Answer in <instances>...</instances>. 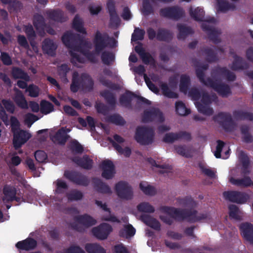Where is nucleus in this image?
<instances>
[{
  "mask_svg": "<svg viewBox=\"0 0 253 253\" xmlns=\"http://www.w3.org/2000/svg\"><path fill=\"white\" fill-rule=\"evenodd\" d=\"M160 211L167 215L160 216V219L164 223L171 225L173 222V219L178 221L184 220L190 223H195L206 219L208 217L207 213H198L194 209H181L169 206H161Z\"/></svg>",
  "mask_w": 253,
  "mask_h": 253,
  "instance_id": "nucleus-1",
  "label": "nucleus"
},
{
  "mask_svg": "<svg viewBox=\"0 0 253 253\" xmlns=\"http://www.w3.org/2000/svg\"><path fill=\"white\" fill-rule=\"evenodd\" d=\"M64 44L70 49L71 62L73 64L79 62L84 63L85 58L74 51H78L83 54L84 56L90 52L88 48H90L88 41L84 40L83 37L78 34H74L71 31L65 33L61 38Z\"/></svg>",
  "mask_w": 253,
  "mask_h": 253,
  "instance_id": "nucleus-2",
  "label": "nucleus"
},
{
  "mask_svg": "<svg viewBox=\"0 0 253 253\" xmlns=\"http://www.w3.org/2000/svg\"><path fill=\"white\" fill-rule=\"evenodd\" d=\"M189 14L191 17L196 21L205 22L202 23L201 28L208 34L209 38L211 41L216 44L221 42L219 38L221 32L207 23H215L216 19L214 17H210L205 19V11L203 8L200 7H197L195 9L191 7L189 9Z\"/></svg>",
  "mask_w": 253,
  "mask_h": 253,
  "instance_id": "nucleus-3",
  "label": "nucleus"
},
{
  "mask_svg": "<svg viewBox=\"0 0 253 253\" xmlns=\"http://www.w3.org/2000/svg\"><path fill=\"white\" fill-rule=\"evenodd\" d=\"M94 86V81L90 76L86 73H82L79 76L77 72H74L72 76L71 91L77 92L80 88L86 91H91Z\"/></svg>",
  "mask_w": 253,
  "mask_h": 253,
  "instance_id": "nucleus-4",
  "label": "nucleus"
},
{
  "mask_svg": "<svg viewBox=\"0 0 253 253\" xmlns=\"http://www.w3.org/2000/svg\"><path fill=\"white\" fill-rule=\"evenodd\" d=\"M93 43L95 53L99 55L106 47H115L117 41L113 37H110L107 33H102L97 31L94 36Z\"/></svg>",
  "mask_w": 253,
  "mask_h": 253,
  "instance_id": "nucleus-5",
  "label": "nucleus"
},
{
  "mask_svg": "<svg viewBox=\"0 0 253 253\" xmlns=\"http://www.w3.org/2000/svg\"><path fill=\"white\" fill-rule=\"evenodd\" d=\"M155 132L151 127L138 126L135 134V140L142 145L151 144L154 139Z\"/></svg>",
  "mask_w": 253,
  "mask_h": 253,
  "instance_id": "nucleus-6",
  "label": "nucleus"
},
{
  "mask_svg": "<svg viewBox=\"0 0 253 253\" xmlns=\"http://www.w3.org/2000/svg\"><path fill=\"white\" fill-rule=\"evenodd\" d=\"M74 219L75 221L70 223V226L73 230L80 232L84 230V227L88 228L96 223V219L86 213L75 216Z\"/></svg>",
  "mask_w": 253,
  "mask_h": 253,
  "instance_id": "nucleus-7",
  "label": "nucleus"
},
{
  "mask_svg": "<svg viewBox=\"0 0 253 253\" xmlns=\"http://www.w3.org/2000/svg\"><path fill=\"white\" fill-rule=\"evenodd\" d=\"M64 175L70 181L77 185L86 187L90 182L87 176L76 170H66L64 172Z\"/></svg>",
  "mask_w": 253,
  "mask_h": 253,
  "instance_id": "nucleus-8",
  "label": "nucleus"
},
{
  "mask_svg": "<svg viewBox=\"0 0 253 253\" xmlns=\"http://www.w3.org/2000/svg\"><path fill=\"white\" fill-rule=\"evenodd\" d=\"M213 120L226 132L232 131L235 127V124L229 113L220 112L213 117Z\"/></svg>",
  "mask_w": 253,
  "mask_h": 253,
  "instance_id": "nucleus-9",
  "label": "nucleus"
},
{
  "mask_svg": "<svg viewBox=\"0 0 253 253\" xmlns=\"http://www.w3.org/2000/svg\"><path fill=\"white\" fill-rule=\"evenodd\" d=\"M159 13L161 17L174 20H178L184 15L183 9L178 6L162 8Z\"/></svg>",
  "mask_w": 253,
  "mask_h": 253,
  "instance_id": "nucleus-10",
  "label": "nucleus"
},
{
  "mask_svg": "<svg viewBox=\"0 0 253 253\" xmlns=\"http://www.w3.org/2000/svg\"><path fill=\"white\" fill-rule=\"evenodd\" d=\"M115 191L118 196L124 200H129L133 198V191L132 187L124 181H120L115 185Z\"/></svg>",
  "mask_w": 253,
  "mask_h": 253,
  "instance_id": "nucleus-11",
  "label": "nucleus"
},
{
  "mask_svg": "<svg viewBox=\"0 0 253 253\" xmlns=\"http://www.w3.org/2000/svg\"><path fill=\"white\" fill-rule=\"evenodd\" d=\"M208 81V87L212 88L221 96L226 97L231 94V88L229 85L221 83L216 78L209 79Z\"/></svg>",
  "mask_w": 253,
  "mask_h": 253,
  "instance_id": "nucleus-12",
  "label": "nucleus"
},
{
  "mask_svg": "<svg viewBox=\"0 0 253 253\" xmlns=\"http://www.w3.org/2000/svg\"><path fill=\"white\" fill-rule=\"evenodd\" d=\"M13 133V145L15 149L21 148L31 137V135L26 130L19 129Z\"/></svg>",
  "mask_w": 253,
  "mask_h": 253,
  "instance_id": "nucleus-13",
  "label": "nucleus"
},
{
  "mask_svg": "<svg viewBox=\"0 0 253 253\" xmlns=\"http://www.w3.org/2000/svg\"><path fill=\"white\" fill-rule=\"evenodd\" d=\"M165 120L163 114L159 109L152 108L149 111H145L142 117L143 123H149L153 121L163 122Z\"/></svg>",
  "mask_w": 253,
  "mask_h": 253,
  "instance_id": "nucleus-14",
  "label": "nucleus"
},
{
  "mask_svg": "<svg viewBox=\"0 0 253 253\" xmlns=\"http://www.w3.org/2000/svg\"><path fill=\"white\" fill-rule=\"evenodd\" d=\"M223 195L226 200L238 204L245 203L248 198L246 194L237 191H225Z\"/></svg>",
  "mask_w": 253,
  "mask_h": 253,
  "instance_id": "nucleus-15",
  "label": "nucleus"
},
{
  "mask_svg": "<svg viewBox=\"0 0 253 253\" xmlns=\"http://www.w3.org/2000/svg\"><path fill=\"white\" fill-rule=\"evenodd\" d=\"M112 231V227L110 224L102 223L98 226L93 228L91 231L96 238L103 240L107 238Z\"/></svg>",
  "mask_w": 253,
  "mask_h": 253,
  "instance_id": "nucleus-16",
  "label": "nucleus"
},
{
  "mask_svg": "<svg viewBox=\"0 0 253 253\" xmlns=\"http://www.w3.org/2000/svg\"><path fill=\"white\" fill-rule=\"evenodd\" d=\"M180 139L190 141L191 139L190 133L185 131H180L176 133L169 132L165 135L163 140L166 143H172Z\"/></svg>",
  "mask_w": 253,
  "mask_h": 253,
  "instance_id": "nucleus-17",
  "label": "nucleus"
},
{
  "mask_svg": "<svg viewBox=\"0 0 253 253\" xmlns=\"http://www.w3.org/2000/svg\"><path fill=\"white\" fill-rule=\"evenodd\" d=\"M102 170L101 176L106 179H111L116 173L115 166L113 162L109 160H104L100 165Z\"/></svg>",
  "mask_w": 253,
  "mask_h": 253,
  "instance_id": "nucleus-18",
  "label": "nucleus"
},
{
  "mask_svg": "<svg viewBox=\"0 0 253 253\" xmlns=\"http://www.w3.org/2000/svg\"><path fill=\"white\" fill-rule=\"evenodd\" d=\"M219 75L226 77V80L230 82H233L236 79V75L226 67H217L211 70V76L213 79L216 78Z\"/></svg>",
  "mask_w": 253,
  "mask_h": 253,
  "instance_id": "nucleus-19",
  "label": "nucleus"
},
{
  "mask_svg": "<svg viewBox=\"0 0 253 253\" xmlns=\"http://www.w3.org/2000/svg\"><path fill=\"white\" fill-rule=\"evenodd\" d=\"M71 160L84 169L89 170L93 167V161L87 155H84L82 157H74L71 158Z\"/></svg>",
  "mask_w": 253,
  "mask_h": 253,
  "instance_id": "nucleus-20",
  "label": "nucleus"
},
{
  "mask_svg": "<svg viewBox=\"0 0 253 253\" xmlns=\"http://www.w3.org/2000/svg\"><path fill=\"white\" fill-rule=\"evenodd\" d=\"M69 137L64 128L59 129L55 134L50 135V138L54 143L61 145H64Z\"/></svg>",
  "mask_w": 253,
  "mask_h": 253,
  "instance_id": "nucleus-21",
  "label": "nucleus"
},
{
  "mask_svg": "<svg viewBox=\"0 0 253 253\" xmlns=\"http://www.w3.org/2000/svg\"><path fill=\"white\" fill-rule=\"evenodd\" d=\"M240 229L244 238L253 245V225L248 222L243 223L240 225Z\"/></svg>",
  "mask_w": 253,
  "mask_h": 253,
  "instance_id": "nucleus-22",
  "label": "nucleus"
},
{
  "mask_svg": "<svg viewBox=\"0 0 253 253\" xmlns=\"http://www.w3.org/2000/svg\"><path fill=\"white\" fill-rule=\"evenodd\" d=\"M135 51L138 54L142 62L145 64H153L155 63L154 58L150 53L145 51L141 44L139 45L135 46Z\"/></svg>",
  "mask_w": 253,
  "mask_h": 253,
  "instance_id": "nucleus-23",
  "label": "nucleus"
},
{
  "mask_svg": "<svg viewBox=\"0 0 253 253\" xmlns=\"http://www.w3.org/2000/svg\"><path fill=\"white\" fill-rule=\"evenodd\" d=\"M37 245V242L32 238L18 242L16 244L17 249L23 251H30L34 249Z\"/></svg>",
  "mask_w": 253,
  "mask_h": 253,
  "instance_id": "nucleus-24",
  "label": "nucleus"
},
{
  "mask_svg": "<svg viewBox=\"0 0 253 253\" xmlns=\"http://www.w3.org/2000/svg\"><path fill=\"white\" fill-rule=\"evenodd\" d=\"M47 18L51 20L63 23L67 20V17L64 16L63 11L60 9H50L46 11Z\"/></svg>",
  "mask_w": 253,
  "mask_h": 253,
  "instance_id": "nucleus-25",
  "label": "nucleus"
},
{
  "mask_svg": "<svg viewBox=\"0 0 253 253\" xmlns=\"http://www.w3.org/2000/svg\"><path fill=\"white\" fill-rule=\"evenodd\" d=\"M57 47V45L50 39H45L42 42V49L43 52L51 56L55 55Z\"/></svg>",
  "mask_w": 253,
  "mask_h": 253,
  "instance_id": "nucleus-26",
  "label": "nucleus"
},
{
  "mask_svg": "<svg viewBox=\"0 0 253 253\" xmlns=\"http://www.w3.org/2000/svg\"><path fill=\"white\" fill-rule=\"evenodd\" d=\"M92 182L94 188L99 193L103 194L111 193L110 187L100 179L96 177L92 178Z\"/></svg>",
  "mask_w": 253,
  "mask_h": 253,
  "instance_id": "nucleus-27",
  "label": "nucleus"
},
{
  "mask_svg": "<svg viewBox=\"0 0 253 253\" xmlns=\"http://www.w3.org/2000/svg\"><path fill=\"white\" fill-rule=\"evenodd\" d=\"M172 38L173 34L170 30L164 28H160L158 29L156 36L158 41L169 42Z\"/></svg>",
  "mask_w": 253,
  "mask_h": 253,
  "instance_id": "nucleus-28",
  "label": "nucleus"
},
{
  "mask_svg": "<svg viewBox=\"0 0 253 253\" xmlns=\"http://www.w3.org/2000/svg\"><path fill=\"white\" fill-rule=\"evenodd\" d=\"M141 220L147 225L157 231L161 230V224L158 220L147 214L140 216Z\"/></svg>",
  "mask_w": 253,
  "mask_h": 253,
  "instance_id": "nucleus-29",
  "label": "nucleus"
},
{
  "mask_svg": "<svg viewBox=\"0 0 253 253\" xmlns=\"http://www.w3.org/2000/svg\"><path fill=\"white\" fill-rule=\"evenodd\" d=\"M136 94L130 91H126L125 93L122 94L119 98L120 104L126 108H131V102Z\"/></svg>",
  "mask_w": 253,
  "mask_h": 253,
  "instance_id": "nucleus-30",
  "label": "nucleus"
},
{
  "mask_svg": "<svg viewBox=\"0 0 253 253\" xmlns=\"http://www.w3.org/2000/svg\"><path fill=\"white\" fill-rule=\"evenodd\" d=\"M234 60L230 68L233 71H238L247 69L249 68L248 64L240 56L235 55Z\"/></svg>",
  "mask_w": 253,
  "mask_h": 253,
  "instance_id": "nucleus-31",
  "label": "nucleus"
},
{
  "mask_svg": "<svg viewBox=\"0 0 253 253\" xmlns=\"http://www.w3.org/2000/svg\"><path fill=\"white\" fill-rule=\"evenodd\" d=\"M33 25L36 30L39 31L42 35V33L44 34V28L46 27V24L43 16L40 14L36 13L33 17Z\"/></svg>",
  "mask_w": 253,
  "mask_h": 253,
  "instance_id": "nucleus-32",
  "label": "nucleus"
},
{
  "mask_svg": "<svg viewBox=\"0 0 253 253\" xmlns=\"http://www.w3.org/2000/svg\"><path fill=\"white\" fill-rule=\"evenodd\" d=\"M229 181L236 186L241 188H247L252 185L253 181L249 176H245L242 178L231 177Z\"/></svg>",
  "mask_w": 253,
  "mask_h": 253,
  "instance_id": "nucleus-33",
  "label": "nucleus"
},
{
  "mask_svg": "<svg viewBox=\"0 0 253 253\" xmlns=\"http://www.w3.org/2000/svg\"><path fill=\"white\" fill-rule=\"evenodd\" d=\"M15 93L13 100L16 105L22 109L28 108V103L22 91L18 89H15Z\"/></svg>",
  "mask_w": 253,
  "mask_h": 253,
  "instance_id": "nucleus-34",
  "label": "nucleus"
},
{
  "mask_svg": "<svg viewBox=\"0 0 253 253\" xmlns=\"http://www.w3.org/2000/svg\"><path fill=\"white\" fill-rule=\"evenodd\" d=\"M3 193L4 197L2 200L4 202L9 203L12 202V199L17 194L16 188L10 185H5L3 187Z\"/></svg>",
  "mask_w": 253,
  "mask_h": 253,
  "instance_id": "nucleus-35",
  "label": "nucleus"
},
{
  "mask_svg": "<svg viewBox=\"0 0 253 253\" xmlns=\"http://www.w3.org/2000/svg\"><path fill=\"white\" fill-rule=\"evenodd\" d=\"M234 118L237 120L253 121V114L242 110H235L233 112Z\"/></svg>",
  "mask_w": 253,
  "mask_h": 253,
  "instance_id": "nucleus-36",
  "label": "nucleus"
},
{
  "mask_svg": "<svg viewBox=\"0 0 253 253\" xmlns=\"http://www.w3.org/2000/svg\"><path fill=\"white\" fill-rule=\"evenodd\" d=\"M177 27L179 31L177 36L178 40H184L188 35L194 33L191 27L184 24H178Z\"/></svg>",
  "mask_w": 253,
  "mask_h": 253,
  "instance_id": "nucleus-37",
  "label": "nucleus"
},
{
  "mask_svg": "<svg viewBox=\"0 0 253 253\" xmlns=\"http://www.w3.org/2000/svg\"><path fill=\"white\" fill-rule=\"evenodd\" d=\"M11 74L13 78L15 79H20L26 82H28L30 80L28 74L19 67H13L12 70Z\"/></svg>",
  "mask_w": 253,
  "mask_h": 253,
  "instance_id": "nucleus-38",
  "label": "nucleus"
},
{
  "mask_svg": "<svg viewBox=\"0 0 253 253\" xmlns=\"http://www.w3.org/2000/svg\"><path fill=\"white\" fill-rule=\"evenodd\" d=\"M203 52L206 56V60L209 63L215 62L218 60L217 53L214 50L211 48L206 47L203 48Z\"/></svg>",
  "mask_w": 253,
  "mask_h": 253,
  "instance_id": "nucleus-39",
  "label": "nucleus"
},
{
  "mask_svg": "<svg viewBox=\"0 0 253 253\" xmlns=\"http://www.w3.org/2000/svg\"><path fill=\"white\" fill-rule=\"evenodd\" d=\"M68 147L73 154H81L84 150V147L76 139L71 140Z\"/></svg>",
  "mask_w": 253,
  "mask_h": 253,
  "instance_id": "nucleus-40",
  "label": "nucleus"
},
{
  "mask_svg": "<svg viewBox=\"0 0 253 253\" xmlns=\"http://www.w3.org/2000/svg\"><path fill=\"white\" fill-rule=\"evenodd\" d=\"M190 78L189 76L183 74L180 76L179 90L180 92L186 94L190 84Z\"/></svg>",
  "mask_w": 253,
  "mask_h": 253,
  "instance_id": "nucleus-41",
  "label": "nucleus"
},
{
  "mask_svg": "<svg viewBox=\"0 0 253 253\" xmlns=\"http://www.w3.org/2000/svg\"><path fill=\"white\" fill-rule=\"evenodd\" d=\"M101 95L104 97L107 103L114 108L116 104V98L114 93L108 90H105L101 92Z\"/></svg>",
  "mask_w": 253,
  "mask_h": 253,
  "instance_id": "nucleus-42",
  "label": "nucleus"
},
{
  "mask_svg": "<svg viewBox=\"0 0 253 253\" xmlns=\"http://www.w3.org/2000/svg\"><path fill=\"white\" fill-rule=\"evenodd\" d=\"M115 59V54L110 51H104L101 53V59L102 63L109 66L113 64Z\"/></svg>",
  "mask_w": 253,
  "mask_h": 253,
  "instance_id": "nucleus-43",
  "label": "nucleus"
},
{
  "mask_svg": "<svg viewBox=\"0 0 253 253\" xmlns=\"http://www.w3.org/2000/svg\"><path fill=\"white\" fill-rule=\"evenodd\" d=\"M72 27L80 33L86 34V30L84 27L83 22L78 15H76L73 19Z\"/></svg>",
  "mask_w": 253,
  "mask_h": 253,
  "instance_id": "nucleus-44",
  "label": "nucleus"
},
{
  "mask_svg": "<svg viewBox=\"0 0 253 253\" xmlns=\"http://www.w3.org/2000/svg\"><path fill=\"white\" fill-rule=\"evenodd\" d=\"M85 250L88 253H106L105 250L97 244H86Z\"/></svg>",
  "mask_w": 253,
  "mask_h": 253,
  "instance_id": "nucleus-45",
  "label": "nucleus"
},
{
  "mask_svg": "<svg viewBox=\"0 0 253 253\" xmlns=\"http://www.w3.org/2000/svg\"><path fill=\"white\" fill-rule=\"evenodd\" d=\"M175 111L179 116H186L190 113V110L186 108L185 104L181 101L175 102Z\"/></svg>",
  "mask_w": 253,
  "mask_h": 253,
  "instance_id": "nucleus-46",
  "label": "nucleus"
},
{
  "mask_svg": "<svg viewBox=\"0 0 253 253\" xmlns=\"http://www.w3.org/2000/svg\"><path fill=\"white\" fill-rule=\"evenodd\" d=\"M163 94L169 98H177L178 95L177 93L171 91L169 87L166 83H163L160 85Z\"/></svg>",
  "mask_w": 253,
  "mask_h": 253,
  "instance_id": "nucleus-47",
  "label": "nucleus"
},
{
  "mask_svg": "<svg viewBox=\"0 0 253 253\" xmlns=\"http://www.w3.org/2000/svg\"><path fill=\"white\" fill-rule=\"evenodd\" d=\"M218 10L225 12L229 10H234L235 9V6L230 3L226 0H217Z\"/></svg>",
  "mask_w": 253,
  "mask_h": 253,
  "instance_id": "nucleus-48",
  "label": "nucleus"
},
{
  "mask_svg": "<svg viewBox=\"0 0 253 253\" xmlns=\"http://www.w3.org/2000/svg\"><path fill=\"white\" fill-rule=\"evenodd\" d=\"M41 112L44 115H47L54 110V106L50 102L42 100L41 101Z\"/></svg>",
  "mask_w": 253,
  "mask_h": 253,
  "instance_id": "nucleus-49",
  "label": "nucleus"
},
{
  "mask_svg": "<svg viewBox=\"0 0 253 253\" xmlns=\"http://www.w3.org/2000/svg\"><path fill=\"white\" fill-rule=\"evenodd\" d=\"M137 209L141 212L151 213L155 211L154 207L148 202H142L137 206Z\"/></svg>",
  "mask_w": 253,
  "mask_h": 253,
  "instance_id": "nucleus-50",
  "label": "nucleus"
},
{
  "mask_svg": "<svg viewBox=\"0 0 253 253\" xmlns=\"http://www.w3.org/2000/svg\"><path fill=\"white\" fill-rule=\"evenodd\" d=\"M147 162L153 167L163 169V170L160 171V172L162 174L168 173L172 169L171 166L169 165L157 164L156 161L152 158H148L147 159Z\"/></svg>",
  "mask_w": 253,
  "mask_h": 253,
  "instance_id": "nucleus-51",
  "label": "nucleus"
},
{
  "mask_svg": "<svg viewBox=\"0 0 253 253\" xmlns=\"http://www.w3.org/2000/svg\"><path fill=\"white\" fill-rule=\"evenodd\" d=\"M209 105H205L200 102H197L196 104L198 111L200 113L207 116H211L213 113L212 108H211Z\"/></svg>",
  "mask_w": 253,
  "mask_h": 253,
  "instance_id": "nucleus-52",
  "label": "nucleus"
},
{
  "mask_svg": "<svg viewBox=\"0 0 253 253\" xmlns=\"http://www.w3.org/2000/svg\"><path fill=\"white\" fill-rule=\"evenodd\" d=\"M107 121L116 125L123 126L126 123L124 118L120 115L117 114L108 116L107 118Z\"/></svg>",
  "mask_w": 253,
  "mask_h": 253,
  "instance_id": "nucleus-53",
  "label": "nucleus"
},
{
  "mask_svg": "<svg viewBox=\"0 0 253 253\" xmlns=\"http://www.w3.org/2000/svg\"><path fill=\"white\" fill-rule=\"evenodd\" d=\"M24 31L26 34L28 39L30 41L32 45V41H34L36 37V34L31 24L24 26Z\"/></svg>",
  "mask_w": 253,
  "mask_h": 253,
  "instance_id": "nucleus-54",
  "label": "nucleus"
},
{
  "mask_svg": "<svg viewBox=\"0 0 253 253\" xmlns=\"http://www.w3.org/2000/svg\"><path fill=\"white\" fill-rule=\"evenodd\" d=\"M70 69L66 64H63L58 68V74L60 77L64 82L68 81L67 78V73L70 71Z\"/></svg>",
  "mask_w": 253,
  "mask_h": 253,
  "instance_id": "nucleus-55",
  "label": "nucleus"
},
{
  "mask_svg": "<svg viewBox=\"0 0 253 253\" xmlns=\"http://www.w3.org/2000/svg\"><path fill=\"white\" fill-rule=\"evenodd\" d=\"M99 82L105 86L114 90H117L120 89L119 86L113 82H112L111 81L106 79L104 77H101L99 79Z\"/></svg>",
  "mask_w": 253,
  "mask_h": 253,
  "instance_id": "nucleus-56",
  "label": "nucleus"
},
{
  "mask_svg": "<svg viewBox=\"0 0 253 253\" xmlns=\"http://www.w3.org/2000/svg\"><path fill=\"white\" fill-rule=\"evenodd\" d=\"M83 194L80 191L74 190L68 193L67 195V198L69 201H78L82 199Z\"/></svg>",
  "mask_w": 253,
  "mask_h": 253,
  "instance_id": "nucleus-57",
  "label": "nucleus"
},
{
  "mask_svg": "<svg viewBox=\"0 0 253 253\" xmlns=\"http://www.w3.org/2000/svg\"><path fill=\"white\" fill-rule=\"evenodd\" d=\"M139 187L141 190L146 195H154L155 194V190L154 187L151 185H146L143 182L139 184Z\"/></svg>",
  "mask_w": 253,
  "mask_h": 253,
  "instance_id": "nucleus-58",
  "label": "nucleus"
},
{
  "mask_svg": "<svg viewBox=\"0 0 253 253\" xmlns=\"http://www.w3.org/2000/svg\"><path fill=\"white\" fill-rule=\"evenodd\" d=\"M26 91L29 93V95L32 97H37L40 94L39 87L34 84H30L26 88Z\"/></svg>",
  "mask_w": 253,
  "mask_h": 253,
  "instance_id": "nucleus-59",
  "label": "nucleus"
},
{
  "mask_svg": "<svg viewBox=\"0 0 253 253\" xmlns=\"http://www.w3.org/2000/svg\"><path fill=\"white\" fill-rule=\"evenodd\" d=\"M196 74L200 82L204 84L205 86L208 87V80L209 79H211L210 77L207 78L206 79H205V73L204 71L202 70L201 68H196Z\"/></svg>",
  "mask_w": 253,
  "mask_h": 253,
  "instance_id": "nucleus-60",
  "label": "nucleus"
},
{
  "mask_svg": "<svg viewBox=\"0 0 253 253\" xmlns=\"http://www.w3.org/2000/svg\"><path fill=\"white\" fill-rule=\"evenodd\" d=\"M144 35L145 31L143 29L135 28L134 33L132 34L131 40L133 41H142L144 39Z\"/></svg>",
  "mask_w": 253,
  "mask_h": 253,
  "instance_id": "nucleus-61",
  "label": "nucleus"
},
{
  "mask_svg": "<svg viewBox=\"0 0 253 253\" xmlns=\"http://www.w3.org/2000/svg\"><path fill=\"white\" fill-rule=\"evenodd\" d=\"M142 11L145 15H149L154 12L153 8L148 0H143Z\"/></svg>",
  "mask_w": 253,
  "mask_h": 253,
  "instance_id": "nucleus-62",
  "label": "nucleus"
},
{
  "mask_svg": "<svg viewBox=\"0 0 253 253\" xmlns=\"http://www.w3.org/2000/svg\"><path fill=\"white\" fill-rule=\"evenodd\" d=\"M1 103L6 109V110L11 114H13L15 111V107L13 103L9 99H3L1 100Z\"/></svg>",
  "mask_w": 253,
  "mask_h": 253,
  "instance_id": "nucleus-63",
  "label": "nucleus"
},
{
  "mask_svg": "<svg viewBox=\"0 0 253 253\" xmlns=\"http://www.w3.org/2000/svg\"><path fill=\"white\" fill-rule=\"evenodd\" d=\"M174 149L176 152L180 155L186 158L191 157L188 150L185 145H178L174 147Z\"/></svg>",
  "mask_w": 253,
  "mask_h": 253,
  "instance_id": "nucleus-64",
  "label": "nucleus"
}]
</instances>
